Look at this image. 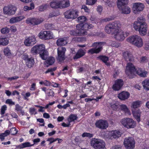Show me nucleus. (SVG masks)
<instances>
[{
  "label": "nucleus",
  "instance_id": "f257e3e1",
  "mask_svg": "<svg viewBox=\"0 0 149 149\" xmlns=\"http://www.w3.org/2000/svg\"><path fill=\"white\" fill-rule=\"evenodd\" d=\"M133 26L135 30L139 31L141 36H143L146 34L147 30V24L145 22L144 19L143 17L138 18L137 21L134 23Z\"/></svg>",
  "mask_w": 149,
  "mask_h": 149
},
{
  "label": "nucleus",
  "instance_id": "f03ea898",
  "mask_svg": "<svg viewBox=\"0 0 149 149\" xmlns=\"http://www.w3.org/2000/svg\"><path fill=\"white\" fill-rule=\"evenodd\" d=\"M31 52L34 54H39L40 57L44 60L47 58L48 56V52L45 49V46L43 44L34 46L32 48Z\"/></svg>",
  "mask_w": 149,
  "mask_h": 149
},
{
  "label": "nucleus",
  "instance_id": "7ed1b4c3",
  "mask_svg": "<svg viewBox=\"0 0 149 149\" xmlns=\"http://www.w3.org/2000/svg\"><path fill=\"white\" fill-rule=\"evenodd\" d=\"M120 24L119 22L115 21L109 23L106 25L105 27V30L107 33L109 34H113L118 31Z\"/></svg>",
  "mask_w": 149,
  "mask_h": 149
},
{
  "label": "nucleus",
  "instance_id": "20e7f679",
  "mask_svg": "<svg viewBox=\"0 0 149 149\" xmlns=\"http://www.w3.org/2000/svg\"><path fill=\"white\" fill-rule=\"evenodd\" d=\"M126 68L125 72L128 75L130 74H137L139 75L140 73L143 71L141 68H136L134 65L132 63H128Z\"/></svg>",
  "mask_w": 149,
  "mask_h": 149
},
{
  "label": "nucleus",
  "instance_id": "39448f33",
  "mask_svg": "<svg viewBox=\"0 0 149 149\" xmlns=\"http://www.w3.org/2000/svg\"><path fill=\"white\" fill-rule=\"evenodd\" d=\"M91 145L95 149H104L105 143L103 140L93 138L91 141Z\"/></svg>",
  "mask_w": 149,
  "mask_h": 149
},
{
  "label": "nucleus",
  "instance_id": "423d86ee",
  "mask_svg": "<svg viewBox=\"0 0 149 149\" xmlns=\"http://www.w3.org/2000/svg\"><path fill=\"white\" fill-rule=\"evenodd\" d=\"M127 41L139 47H141L143 44L142 39L137 35L129 37L127 39Z\"/></svg>",
  "mask_w": 149,
  "mask_h": 149
},
{
  "label": "nucleus",
  "instance_id": "0eeeda50",
  "mask_svg": "<svg viewBox=\"0 0 149 149\" xmlns=\"http://www.w3.org/2000/svg\"><path fill=\"white\" fill-rule=\"evenodd\" d=\"M122 124L127 128H134L136 125V123L132 119L129 118H125L121 121Z\"/></svg>",
  "mask_w": 149,
  "mask_h": 149
},
{
  "label": "nucleus",
  "instance_id": "6e6552de",
  "mask_svg": "<svg viewBox=\"0 0 149 149\" xmlns=\"http://www.w3.org/2000/svg\"><path fill=\"white\" fill-rule=\"evenodd\" d=\"M135 142L132 137H128L124 140V144L127 149H133L135 147Z\"/></svg>",
  "mask_w": 149,
  "mask_h": 149
},
{
  "label": "nucleus",
  "instance_id": "1a4fd4ad",
  "mask_svg": "<svg viewBox=\"0 0 149 149\" xmlns=\"http://www.w3.org/2000/svg\"><path fill=\"white\" fill-rule=\"evenodd\" d=\"M58 56L57 60L59 62H62L65 59V53L66 49L65 47H60L57 48Z\"/></svg>",
  "mask_w": 149,
  "mask_h": 149
},
{
  "label": "nucleus",
  "instance_id": "9d476101",
  "mask_svg": "<svg viewBox=\"0 0 149 149\" xmlns=\"http://www.w3.org/2000/svg\"><path fill=\"white\" fill-rule=\"evenodd\" d=\"M43 21V19L42 18H30L26 20V22L30 25L35 26L41 24Z\"/></svg>",
  "mask_w": 149,
  "mask_h": 149
},
{
  "label": "nucleus",
  "instance_id": "9b49d317",
  "mask_svg": "<svg viewBox=\"0 0 149 149\" xmlns=\"http://www.w3.org/2000/svg\"><path fill=\"white\" fill-rule=\"evenodd\" d=\"M78 12L75 10H68L65 13V17L69 19H74L77 18L78 15Z\"/></svg>",
  "mask_w": 149,
  "mask_h": 149
},
{
  "label": "nucleus",
  "instance_id": "f8f14e48",
  "mask_svg": "<svg viewBox=\"0 0 149 149\" xmlns=\"http://www.w3.org/2000/svg\"><path fill=\"white\" fill-rule=\"evenodd\" d=\"M16 10V8L13 6H5L3 8L4 14L9 15L14 14Z\"/></svg>",
  "mask_w": 149,
  "mask_h": 149
},
{
  "label": "nucleus",
  "instance_id": "ddd939ff",
  "mask_svg": "<svg viewBox=\"0 0 149 149\" xmlns=\"http://www.w3.org/2000/svg\"><path fill=\"white\" fill-rule=\"evenodd\" d=\"M39 38L42 40H47L52 38V36L49 31H42L38 34Z\"/></svg>",
  "mask_w": 149,
  "mask_h": 149
},
{
  "label": "nucleus",
  "instance_id": "4468645a",
  "mask_svg": "<svg viewBox=\"0 0 149 149\" xmlns=\"http://www.w3.org/2000/svg\"><path fill=\"white\" fill-rule=\"evenodd\" d=\"M144 7V5L141 3H133L132 8L133 13L135 14L138 13V12L142 11Z\"/></svg>",
  "mask_w": 149,
  "mask_h": 149
},
{
  "label": "nucleus",
  "instance_id": "2eb2a0df",
  "mask_svg": "<svg viewBox=\"0 0 149 149\" xmlns=\"http://www.w3.org/2000/svg\"><path fill=\"white\" fill-rule=\"evenodd\" d=\"M95 125L97 127L100 129L104 130L108 127V124L106 120H100L96 122Z\"/></svg>",
  "mask_w": 149,
  "mask_h": 149
},
{
  "label": "nucleus",
  "instance_id": "dca6fc26",
  "mask_svg": "<svg viewBox=\"0 0 149 149\" xmlns=\"http://www.w3.org/2000/svg\"><path fill=\"white\" fill-rule=\"evenodd\" d=\"M69 34L70 35L74 36H84L87 34V32L83 30H77L75 29L74 30H70L68 31Z\"/></svg>",
  "mask_w": 149,
  "mask_h": 149
},
{
  "label": "nucleus",
  "instance_id": "f3484780",
  "mask_svg": "<svg viewBox=\"0 0 149 149\" xmlns=\"http://www.w3.org/2000/svg\"><path fill=\"white\" fill-rule=\"evenodd\" d=\"M36 43V40L35 37L31 36L26 39L24 41L25 45L27 46H32Z\"/></svg>",
  "mask_w": 149,
  "mask_h": 149
},
{
  "label": "nucleus",
  "instance_id": "a211bd4d",
  "mask_svg": "<svg viewBox=\"0 0 149 149\" xmlns=\"http://www.w3.org/2000/svg\"><path fill=\"white\" fill-rule=\"evenodd\" d=\"M105 44V42H97L93 43L91 47H94L99 53L102 49V46Z\"/></svg>",
  "mask_w": 149,
  "mask_h": 149
},
{
  "label": "nucleus",
  "instance_id": "6ab92c4d",
  "mask_svg": "<svg viewBox=\"0 0 149 149\" xmlns=\"http://www.w3.org/2000/svg\"><path fill=\"white\" fill-rule=\"evenodd\" d=\"M123 84V81L122 79H118L115 81V84L113 85L112 88L115 91H118L121 88Z\"/></svg>",
  "mask_w": 149,
  "mask_h": 149
},
{
  "label": "nucleus",
  "instance_id": "aec40b11",
  "mask_svg": "<svg viewBox=\"0 0 149 149\" xmlns=\"http://www.w3.org/2000/svg\"><path fill=\"white\" fill-rule=\"evenodd\" d=\"M115 38L116 40L120 41L123 40L125 39L123 32V31H120L118 29V31L114 34Z\"/></svg>",
  "mask_w": 149,
  "mask_h": 149
},
{
  "label": "nucleus",
  "instance_id": "412c9836",
  "mask_svg": "<svg viewBox=\"0 0 149 149\" xmlns=\"http://www.w3.org/2000/svg\"><path fill=\"white\" fill-rule=\"evenodd\" d=\"M124 58L127 61H134V57L130 52L126 51L123 53Z\"/></svg>",
  "mask_w": 149,
  "mask_h": 149
},
{
  "label": "nucleus",
  "instance_id": "4be33fe9",
  "mask_svg": "<svg viewBox=\"0 0 149 149\" xmlns=\"http://www.w3.org/2000/svg\"><path fill=\"white\" fill-rule=\"evenodd\" d=\"M130 96V94L128 92L123 91L118 94V97L120 99L124 100L127 99Z\"/></svg>",
  "mask_w": 149,
  "mask_h": 149
},
{
  "label": "nucleus",
  "instance_id": "5701e85b",
  "mask_svg": "<svg viewBox=\"0 0 149 149\" xmlns=\"http://www.w3.org/2000/svg\"><path fill=\"white\" fill-rule=\"evenodd\" d=\"M122 134V132L119 130L112 131L111 132V139H117L121 136Z\"/></svg>",
  "mask_w": 149,
  "mask_h": 149
},
{
  "label": "nucleus",
  "instance_id": "b1692460",
  "mask_svg": "<svg viewBox=\"0 0 149 149\" xmlns=\"http://www.w3.org/2000/svg\"><path fill=\"white\" fill-rule=\"evenodd\" d=\"M85 53V52L82 49H80L78 50L76 54L74 56L73 59H77L79 58L84 56Z\"/></svg>",
  "mask_w": 149,
  "mask_h": 149
},
{
  "label": "nucleus",
  "instance_id": "393cba45",
  "mask_svg": "<svg viewBox=\"0 0 149 149\" xmlns=\"http://www.w3.org/2000/svg\"><path fill=\"white\" fill-rule=\"evenodd\" d=\"M67 43L66 38H60L56 41V44L58 46H65Z\"/></svg>",
  "mask_w": 149,
  "mask_h": 149
},
{
  "label": "nucleus",
  "instance_id": "a878e982",
  "mask_svg": "<svg viewBox=\"0 0 149 149\" xmlns=\"http://www.w3.org/2000/svg\"><path fill=\"white\" fill-rule=\"evenodd\" d=\"M133 116L135 118L136 120L138 122H139L140 121V116L141 112L139 109L136 110L132 111Z\"/></svg>",
  "mask_w": 149,
  "mask_h": 149
},
{
  "label": "nucleus",
  "instance_id": "bb28decb",
  "mask_svg": "<svg viewBox=\"0 0 149 149\" xmlns=\"http://www.w3.org/2000/svg\"><path fill=\"white\" fill-rule=\"evenodd\" d=\"M24 18V17L22 16L13 17L10 19L9 22L11 24H14L21 21Z\"/></svg>",
  "mask_w": 149,
  "mask_h": 149
},
{
  "label": "nucleus",
  "instance_id": "cd10ccee",
  "mask_svg": "<svg viewBox=\"0 0 149 149\" xmlns=\"http://www.w3.org/2000/svg\"><path fill=\"white\" fill-rule=\"evenodd\" d=\"M50 6L51 7L54 8H61L60 1H53L50 3Z\"/></svg>",
  "mask_w": 149,
  "mask_h": 149
},
{
  "label": "nucleus",
  "instance_id": "c85d7f7f",
  "mask_svg": "<svg viewBox=\"0 0 149 149\" xmlns=\"http://www.w3.org/2000/svg\"><path fill=\"white\" fill-rule=\"evenodd\" d=\"M121 11L122 13L125 14H127L130 12V9L128 6H122L121 8H119Z\"/></svg>",
  "mask_w": 149,
  "mask_h": 149
},
{
  "label": "nucleus",
  "instance_id": "c756f323",
  "mask_svg": "<svg viewBox=\"0 0 149 149\" xmlns=\"http://www.w3.org/2000/svg\"><path fill=\"white\" fill-rule=\"evenodd\" d=\"M97 58L102 60L103 62L105 63V64L107 66H109L110 65V63L107 62V61L109 60V59L108 57L105 56H100Z\"/></svg>",
  "mask_w": 149,
  "mask_h": 149
},
{
  "label": "nucleus",
  "instance_id": "7c9ffc66",
  "mask_svg": "<svg viewBox=\"0 0 149 149\" xmlns=\"http://www.w3.org/2000/svg\"><path fill=\"white\" fill-rule=\"evenodd\" d=\"M117 5L118 8H121L122 6H124L127 4L128 0H118Z\"/></svg>",
  "mask_w": 149,
  "mask_h": 149
},
{
  "label": "nucleus",
  "instance_id": "2f4dec72",
  "mask_svg": "<svg viewBox=\"0 0 149 149\" xmlns=\"http://www.w3.org/2000/svg\"><path fill=\"white\" fill-rule=\"evenodd\" d=\"M144 89L146 91H149V79H145L142 83Z\"/></svg>",
  "mask_w": 149,
  "mask_h": 149
},
{
  "label": "nucleus",
  "instance_id": "473e14b6",
  "mask_svg": "<svg viewBox=\"0 0 149 149\" xmlns=\"http://www.w3.org/2000/svg\"><path fill=\"white\" fill-rule=\"evenodd\" d=\"M26 65L29 68L33 66L34 63V59L32 57L29 58L26 62Z\"/></svg>",
  "mask_w": 149,
  "mask_h": 149
},
{
  "label": "nucleus",
  "instance_id": "72a5a7b5",
  "mask_svg": "<svg viewBox=\"0 0 149 149\" xmlns=\"http://www.w3.org/2000/svg\"><path fill=\"white\" fill-rule=\"evenodd\" d=\"M8 42L9 41L7 38H0V45L6 46L8 44Z\"/></svg>",
  "mask_w": 149,
  "mask_h": 149
},
{
  "label": "nucleus",
  "instance_id": "f704fd0d",
  "mask_svg": "<svg viewBox=\"0 0 149 149\" xmlns=\"http://www.w3.org/2000/svg\"><path fill=\"white\" fill-rule=\"evenodd\" d=\"M141 102L139 100H137L133 102L132 103L131 107L134 109L140 107Z\"/></svg>",
  "mask_w": 149,
  "mask_h": 149
},
{
  "label": "nucleus",
  "instance_id": "c9c22d12",
  "mask_svg": "<svg viewBox=\"0 0 149 149\" xmlns=\"http://www.w3.org/2000/svg\"><path fill=\"white\" fill-rule=\"evenodd\" d=\"M61 7L65 8L68 7L70 6V3L69 1H60Z\"/></svg>",
  "mask_w": 149,
  "mask_h": 149
},
{
  "label": "nucleus",
  "instance_id": "e433bc0d",
  "mask_svg": "<svg viewBox=\"0 0 149 149\" xmlns=\"http://www.w3.org/2000/svg\"><path fill=\"white\" fill-rule=\"evenodd\" d=\"M120 108L121 110L124 111L125 113H129L130 111L127 106L125 104H122L120 105Z\"/></svg>",
  "mask_w": 149,
  "mask_h": 149
},
{
  "label": "nucleus",
  "instance_id": "4c0bfd02",
  "mask_svg": "<svg viewBox=\"0 0 149 149\" xmlns=\"http://www.w3.org/2000/svg\"><path fill=\"white\" fill-rule=\"evenodd\" d=\"M103 1L104 3V4L107 6L111 7L114 5V3L110 0H103Z\"/></svg>",
  "mask_w": 149,
  "mask_h": 149
},
{
  "label": "nucleus",
  "instance_id": "58836bf2",
  "mask_svg": "<svg viewBox=\"0 0 149 149\" xmlns=\"http://www.w3.org/2000/svg\"><path fill=\"white\" fill-rule=\"evenodd\" d=\"M77 117V116L74 114H71L70 115L68 119V121L69 123H70L72 121H74V120H76Z\"/></svg>",
  "mask_w": 149,
  "mask_h": 149
},
{
  "label": "nucleus",
  "instance_id": "ea45409f",
  "mask_svg": "<svg viewBox=\"0 0 149 149\" xmlns=\"http://www.w3.org/2000/svg\"><path fill=\"white\" fill-rule=\"evenodd\" d=\"M76 27L77 30H83L85 32H86V31L84 30V23H81L80 24H77Z\"/></svg>",
  "mask_w": 149,
  "mask_h": 149
},
{
  "label": "nucleus",
  "instance_id": "a19ab883",
  "mask_svg": "<svg viewBox=\"0 0 149 149\" xmlns=\"http://www.w3.org/2000/svg\"><path fill=\"white\" fill-rule=\"evenodd\" d=\"M55 59L54 57H50L48 58L47 61V63L49 65H52L54 63Z\"/></svg>",
  "mask_w": 149,
  "mask_h": 149
},
{
  "label": "nucleus",
  "instance_id": "79ce46f5",
  "mask_svg": "<svg viewBox=\"0 0 149 149\" xmlns=\"http://www.w3.org/2000/svg\"><path fill=\"white\" fill-rule=\"evenodd\" d=\"M47 96L49 97H53L54 96V92L51 89H48L47 90Z\"/></svg>",
  "mask_w": 149,
  "mask_h": 149
},
{
  "label": "nucleus",
  "instance_id": "37998d69",
  "mask_svg": "<svg viewBox=\"0 0 149 149\" xmlns=\"http://www.w3.org/2000/svg\"><path fill=\"white\" fill-rule=\"evenodd\" d=\"M56 69V67H54L53 68H51L48 69L47 71H46L45 72L46 74L47 73L49 72H51V75H54V74L52 72L53 71H55Z\"/></svg>",
  "mask_w": 149,
  "mask_h": 149
},
{
  "label": "nucleus",
  "instance_id": "c03bdc74",
  "mask_svg": "<svg viewBox=\"0 0 149 149\" xmlns=\"http://www.w3.org/2000/svg\"><path fill=\"white\" fill-rule=\"evenodd\" d=\"M1 31L3 34H7L9 32V29L7 27L3 28L1 29Z\"/></svg>",
  "mask_w": 149,
  "mask_h": 149
},
{
  "label": "nucleus",
  "instance_id": "a18cd8bd",
  "mask_svg": "<svg viewBox=\"0 0 149 149\" xmlns=\"http://www.w3.org/2000/svg\"><path fill=\"white\" fill-rule=\"evenodd\" d=\"M78 19L79 21L81 23H84V22H86L87 20L86 17L84 16L79 17Z\"/></svg>",
  "mask_w": 149,
  "mask_h": 149
},
{
  "label": "nucleus",
  "instance_id": "49530a36",
  "mask_svg": "<svg viewBox=\"0 0 149 149\" xmlns=\"http://www.w3.org/2000/svg\"><path fill=\"white\" fill-rule=\"evenodd\" d=\"M45 26L47 29L53 30L54 29V26L52 24H47L45 25Z\"/></svg>",
  "mask_w": 149,
  "mask_h": 149
},
{
  "label": "nucleus",
  "instance_id": "de8ad7c7",
  "mask_svg": "<svg viewBox=\"0 0 149 149\" xmlns=\"http://www.w3.org/2000/svg\"><path fill=\"white\" fill-rule=\"evenodd\" d=\"M7 106L4 105L1 107V115H3L5 113V111L7 110Z\"/></svg>",
  "mask_w": 149,
  "mask_h": 149
},
{
  "label": "nucleus",
  "instance_id": "09e8293b",
  "mask_svg": "<svg viewBox=\"0 0 149 149\" xmlns=\"http://www.w3.org/2000/svg\"><path fill=\"white\" fill-rule=\"evenodd\" d=\"M4 53L5 55L7 56H9L11 54L10 51L8 47H6L4 49Z\"/></svg>",
  "mask_w": 149,
  "mask_h": 149
},
{
  "label": "nucleus",
  "instance_id": "8fccbe9b",
  "mask_svg": "<svg viewBox=\"0 0 149 149\" xmlns=\"http://www.w3.org/2000/svg\"><path fill=\"white\" fill-rule=\"evenodd\" d=\"M97 0H87L86 4L88 5H92L94 4Z\"/></svg>",
  "mask_w": 149,
  "mask_h": 149
},
{
  "label": "nucleus",
  "instance_id": "3c124183",
  "mask_svg": "<svg viewBox=\"0 0 149 149\" xmlns=\"http://www.w3.org/2000/svg\"><path fill=\"white\" fill-rule=\"evenodd\" d=\"M147 57L145 56H143L141 57L140 61L141 63H143L147 62L148 61Z\"/></svg>",
  "mask_w": 149,
  "mask_h": 149
},
{
  "label": "nucleus",
  "instance_id": "603ef678",
  "mask_svg": "<svg viewBox=\"0 0 149 149\" xmlns=\"http://www.w3.org/2000/svg\"><path fill=\"white\" fill-rule=\"evenodd\" d=\"M88 52L92 54L94 53L97 54L99 53L95 48H93L89 49L88 51Z\"/></svg>",
  "mask_w": 149,
  "mask_h": 149
},
{
  "label": "nucleus",
  "instance_id": "864d4df0",
  "mask_svg": "<svg viewBox=\"0 0 149 149\" xmlns=\"http://www.w3.org/2000/svg\"><path fill=\"white\" fill-rule=\"evenodd\" d=\"M58 139V138L54 139V138H49L47 140V141H49L50 143L49 144L50 145L56 141Z\"/></svg>",
  "mask_w": 149,
  "mask_h": 149
},
{
  "label": "nucleus",
  "instance_id": "5fc2aeb1",
  "mask_svg": "<svg viewBox=\"0 0 149 149\" xmlns=\"http://www.w3.org/2000/svg\"><path fill=\"white\" fill-rule=\"evenodd\" d=\"M18 131L16 130L15 127H13L10 130V133L12 135H15L17 134Z\"/></svg>",
  "mask_w": 149,
  "mask_h": 149
},
{
  "label": "nucleus",
  "instance_id": "6e6d98bb",
  "mask_svg": "<svg viewBox=\"0 0 149 149\" xmlns=\"http://www.w3.org/2000/svg\"><path fill=\"white\" fill-rule=\"evenodd\" d=\"M82 136L83 137H87L91 138L93 136V135L89 133L84 132L82 134Z\"/></svg>",
  "mask_w": 149,
  "mask_h": 149
},
{
  "label": "nucleus",
  "instance_id": "4d7b16f0",
  "mask_svg": "<svg viewBox=\"0 0 149 149\" xmlns=\"http://www.w3.org/2000/svg\"><path fill=\"white\" fill-rule=\"evenodd\" d=\"M23 146H24V148L33 146L34 144H31L29 142H26L23 143Z\"/></svg>",
  "mask_w": 149,
  "mask_h": 149
},
{
  "label": "nucleus",
  "instance_id": "13d9d810",
  "mask_svg": "<svg viewBox=\"0 0 149 149\" xmlns=\"http://www.w3.org/2000/svg\"><path fill=\"white\" fill-rule=\"evenodd\" d=\"M23 108V107H21L18 104H17L15 105V110L17 111H21Z\"/></svg>",
  "mask_w": 149,
  "mask_h": 149
},
{
  "label": "nucleus",
  "instance_id": "bf43d9fd",
  "mask_svg": "<svg viewBox=\"0 0 149 149\" xmlns=\"http://www.w3.org/2000/svg\"><path fill=\"white\" fill-rule=\"evenodd\" d=\"M6 103L11 105H15V103L13 102L11 99H8L6 101Z\"/></svg>",
  "mask_w": 149,
  "mask_h": 149
},
{
  "label": "nucleus",
  "instance_id": "052dcab7",
  "mask_svg": "<svg viewBox=\"0 0 149 149\" xmlns=\"http://www.w3.org/2000/svg\"><path fill=\"white\" fill-rule=\"evenodd\" d=\"M47 8V6L46 5H42L39 7V10L40 11H43L45 10Z\"/></svg>",
  "mask_w": 149,
  "mask_h": 149
},
{
  "label": "nucleus",
  "instance_id": "680f3d73",
  "mask_svg": "<svg viewBox=\"0 0 149 149\" xmlns=\"http://www.w3.org/2000/svg\"><path fill=\"white\" fill-rule=\"evenodd\" d=\"M144 48L146 50L149 49V41L145 42L144 45Z\"/></svg>",
  "mask_w": 149,
  "mask_h": 149
},
{
  "label": "nucleus",
  "instance_id": "e2e57ef3",
  "mask_svg": "<svg viewBox=\"0 0 149 149\" xmlns=\"http://www.w3.org/2000/svg\"><path fill=\"white\" fill-rule=\"evenodd\" d=\"M114 17L113 16H110L107 18L102 19L103 21L107 22L112 20L114 19Z\"/></svg>",
  "mask_w": 149,
  "mask_h": 149
},
{
  "label": "nucleus",
  "instance_id": "0e129e2a",
  "mask_svg": "<svg viewBox=\"0 0 149 149\" xmlns=\"http://www.w3.org/2000/svg\"><path fill=\"white\" fill-rule=\"evenodd\" d=\"M110 106L114 110L117 109L118 107V105L115 104L111 103L110 104Z\"/></svg>",
  "mask_w": 149,
  "mask_h": 149
},
{
  "label": "nucleus",
  "instance_id": "69168bd1",
  "mask_svg": "<svg viewBox=\"0 0 149 149\" xmlns=\"http://www.w3.org/2000/svg\"><path fill=\"white\" fill-rule=\"evenodd\" d=\"M122 146L120 145H115L112 147L111 149H121Z\"/></svg>",
  "mask_w": 149,
  "mask_h": 149
},
{
  "label": "nucleus",
  "instance_id": "338daca9",
  "mask_svg": "<svg viewBox=\"0 0 149 149\" xmlns=\"http://www.w3.org/2000/svg\"><path fill=\"white\" fill-rule=\"evenodd\" d=\"M17 30L16 27L15 26H11L9 29V31H10L12 32H15Z\"/></svg>",
  "mask_w": 149,
  "mask_h": 149
},
{
  "label": "nucleus",
  "instance_id": "774afa93",
  "mask_svg": "<svg viewBox=\"0 0 149 149\" xmlns=\"http://www.w3.org/2000/svg\"><path fill=\"white\" fill-rule=\"evenodd\" d=\"M90 26L87 23H85L84 24V30H86L88 29L89 27Z\"/></svg>",
  "mask_w": 149,
  "mask_h": 149
}]
</instances>
